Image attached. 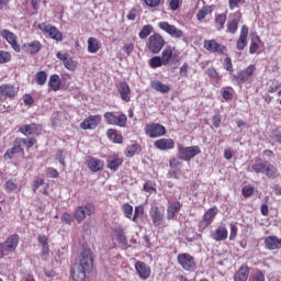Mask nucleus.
Segmentation results:
<instances>
[{"instance_id": "1", "label": "nucleus", "mask_w": 281, "mask_h": 281, "mask_svg": "<svg viewBox=\"0 0 281 281\" xmlns=\"http://www.w3.org/2000/svg\"><path fill=\"white\" fill-rule=\"evenodd\" d=\"M196 155H201V147L199 146L178 147V159L182 161H191Z\"/></svg>"}, {"instance_id": "2", "label": "nucleus", "mask_w": 281, "mask_h": 281, "mask_svg": "<svg viewBox=\"0 0 281 281\" xmlns=\"http://www.w3.org/2000/svg\"><path fill=\"white\" fill-rule=\"evenodd\" d=\"M92 214H95V206L91 203L77 206L74 212V216L78 223H82L87 216H92Z\"/></svg>"}, {"instance_id": "3", "label": "nucleus", "mask_w": 281, "mask_h": 281, "mask_svg": "<svg viewBox=\"0 0 281 281\" xmlns=\"http://www.w3.org/2000/svg\"><path fill=\"white\" fill-rule=\"evenodd\" d=\"M145 135L151 139L164 137L166 135V127L159 123H149L145 126Z\"/></svg>"}, {"instance_id": "4", "label": "nucleus", "mask_w": 281, "mask_h": 281, "mask_svg": "<svg viewBox=\"0 0 281 281\" xmlns=\"http://www.w3.org/2000/svg\"><path fill=\"white\" fill-rule=\"evenodd\" d=\"M164 45H166V41L158 33L149 36L147 46L153 54H159L164 49Z\"/></svg>"}, {"instance_id": "5", "label": "nucleus", "mask_w": 281, "mask_h": 281, "mask_svg": "<svg viewBox=\"0 0 281 281\" xmlns=\"http://www.w3.org/2000/svg\"><path fill=\"white\" fill-rule=\"evenodd\" d=\"M0 36L9 43V45L12 47L13 50L16 52V54L21 53V45H19V37L16 34L11 32L10 30H2L0 31Z\"/></svg>"}, {"instance_id": "6", "label": "nucleus", "mask_w": 281, "mask_h": 281, "mask_svg": "<svg viewBox=\"0 0 281 281\" xmlns=\"http://www.w3.org/2000/svg\"><path fill=\"white\" fill-rule=\"evenodd\" d=\"M158 27L171 36V38H183V32L176 25H172L166 21L159 22Z\"/></svg>"}, {"instance_id": "7", "label": "nucleus", "mask_w": 281, "mask_h": 281, "mask_svg": "<svg viewBox=\"0 0 281 281\" xmlns=\"http://www.w3.org/2000/svg\"><path fill=\"white\" fill-rule=\"evenodd\" d=\"M38 29L44 33L49 36L53 41L60 42L63 41V33L58 31V29L52 24H40Z\"/></svg>"}, {"instance_id": "8", "label": "nucleus", "mask_w": 281, "mask_h": 281, "mask_svg": "<svg viewBox=\"0 0 281 281\" xmlns=\"http://www.w3.org/2000/svg\"><path fill=\"white\" fill-rule=\"evenodd\" d=\"M178 263L184 269V271H195L196 262H194V258L189 254H180L178 255Z\"/></svg>"}, {"instance_id": "9", "label": "nucleus", "mask_w": 281, "mask_h": 281, "mask_svg": "<svg viewBox=\"0 0 281 281\" xmlns=\"http://www.w3.org/2000/svg\"><path fill=\"white\" fill-rule=\"evenodd\" d=\"M100 122H102V115H90L80 123V128L82 131H95Z\"/></svg>"}, {"instance_id": "10", "label": "nucleus", "mask_w": 281, "mask_h": 281, "mask_svg": "<svg viewBox=\"0 0 281 281\" xmlns=\"http://www.w3.org/2000/svg\"><path fill=\"white\" fill-rule=\"evenodd\" d=\"M89 271L93 267V252L91 249L85 248L79 256V263H76Z\"/></svg>"}, {"instance_id": "11", "label": "nucleus", "mask_w": 281, "mask_h": 281, "mask_svg": "<svg viewBox=\"0 0 281 281\" xmlns=\"http://www.w3.org/2000/svg\"><path fill=\"white\" fill-rule=\"evenodd\" d=\"M112 238L113 240H117L124 249H128L131 247V244H128V239L126 238V233H124V228L122 226H116L112 229Z\"/></svg>"}, {"instance_id": "12", "label": "nucleus", "mask_w": 281, "mask_h": 281, "mask_svg": "<svg viewBox=\"0 0 281 281\" xmlns=\"http://www.w3.org/2000/svg\"><path fill=\"white\" fill-rule=\"evenodd\" d=\"M149 216L151 217V221L156 227H164V223H166L164 220V210L158 209L157 206H151Z\"/></svg>"}, {"instance_id": "13", "label": "nucleus", "mask_w": 281, "mask_h": 281, "mask_svg": "<svg viewBox=\"0 0 281 281\" xmlns=\"http://www.w3.org/2000/svg\"><path fill=\"white\" fill-rule=\"evenodd\" d=\"M254 71H256V67L250 65L245 70L237 72V75H233V78L238 82V85H243L244 82H247L251 76H254Z\"/></svg>"}, {"instance_id": "14", "label": "nucleus", "mask_w": 281, "mask_h": 281, "mask_svg": "<svg viewBox=\"0 0 281 281\" xmlns=\"http://www.w3.org/2000/svg\"><path fill=\"white\" fill-rule=\"evenodd\" d=\"M206 52H212L213 54H225L226 47L217 43L216 40H206L203 44Z\"/></svg>"}, {"instance_id": "15", "label": "nucleus", "mask_w": 281, "mask_h": 281, "mask_svg": "<svg viewBox=\"0 0 281 281\" xmlns=\"http://www.w3.org/2000/svg\"><path fill=\"white\" fill-rule=\"evenodd\" d=\"M86 164L91 172H102L104 170V161L98 158L88 156L86 158Z\"/></svg>"}, {"instance_id": "16", "label": "nucleus", "mask_w": 281, "mask_h": 281, "mask_svg": "<svg viewBox=\"0 0 281 281\" xmlns=\"http://www.w3.org/2000/svg\"><path fill=\"white\" fill-rule=\"evenodd\" d=\"M136 273L142 280H148L150 278V267L142 261L135 263Z\"/></svg>"}, {"instance_id": "17", "label": "nucleus", "mask_w": 281, "mask_h": 281, "mask_svg": "<svg viewBox=\"0 0 281 281\" xmlns=\"http://www.w3.org/2000/svg\"><path fill=\"white\" fill-rule=\"evenodd\" d=\"M158 150H172L175 148V140L172 138H159L154 143Z\"/></svg>"}, {"instance_id": "18", "label": "nucleus", "mask_w": 281, "mask_h": 281, "mask_svg": "<svg viewBox=\"0 0 281 281\" xmlns=\"http://www.w3.org/2000/svg\"><path fill=\"white\" fill-rule=\"evenodd\" d=\"M247 36H249V29L247 25H244L240 30V35L236 43V49H238V52H243V49L247 47Z\"/></svg>"}, {"instance_id": "19", "label": "nucleus", "mask_w": 281, "mask_h": 281, "mask_svg": "<svg viewBox=\"0 0 281 281\" xmlns=\"http://www.w3.org/2000/svg\"><path fill=\"white\" fill-rule=\"evenodd\" d=\"M87 269L82 268V266H78L77 263L71 268L72 280L75 281H85L87 278Z\"/></svg>"}, {"instance_id": "20", "label": "nucleus", "mask_w": 281, "mask_h": 281, "mask_svg": "<svg viewBox=\"0 0 281 281\" xmlns=\"http://www.w3.org/2000/svg\"><path fill=\"white\" fill-rule=\"evenodd\" d=\"M19 93L16 87L10 83H4L0 86V95L2 98H14Z\"/></svg>"}, {"instance_id": "21", "label": "nucleus", "mask_w": 281, "mask_h": 281, "mask_svg": "<svg viewBox=\"0 0 281 281\" xmlns=\"http://www.w3.org/2000/svg\"><path fill=\"white\" fill-rule=\"evenodd\" d=\"M2 245H4V249H7V254L15 251L16 247H19V235L10 236Z\"/></svg>"}, {"instance_id": "22", "label": "nucleus", "mask_w": 281, "mask_h": 281, "mask_svg": "<svg viewBox=\"0 0 281 281\" xmlns=\"http://www.w3.org/2000/svg\"><path fill=\"white\" fill-rule=\"evenodd\" d=\"M227 236H229V233L227 232V228L223 226L211 233V238L216 240V243H221V240H227Z\"/></svg>"}, {"instance_id": "23", "label": "nucleus", "mask_w": 281, "mask_h": 281, "mask_svg": "<svg viewBox=\"0 0 281 281\" xmlns=\"http://www.w3.org/2000/svg\"><path fill=\"white\" fill-rule=\"evenodd\" d=\"M22 150L23 148H21V138H16L13 142V147L5 151L4 159H12L14 155H19V153H21Z\"/></svg>"}, {"instance_id": "24", "label": "nucleus", "mask_w": 281, "mask_h": 281, "mask_svg": "<svg viewBox=\"0 0 281 281\" xmlns=\"http://www.w3.org/2000/svg\"><path fill=\"white\" fill-rule=\"evenodd\" d=\"M265 245L266 248L270 250L281 249V238H278L277 236H268L265 239Z\"/></svg>"}, {"instance_id": "25", "label": "nucleus", "mask_w": 281, "mask_h": 281, "mask_svg": "<svg viewBox=\"0 0 281 281\" xmlns=\"http://www.w3.org/2000/svg\"><path fill=\"white\" fill-rule=\"evenodd\" d=\"M119 93L124 102H131V87L126 82H121L119 86Z\"/></svg>"}, {"instance_id": "26", "label": "nucleus", "mask_w": 281, "mask_h": 281, "mask_svg": "<svg viewBox=\"0 0 281 281\" xmlns=\"http://www.w3.org/2000/svg\"><path fill=\"white\" fill-rule=\"evenodd\" d=\"M121 164L122 158H120V156L113 154L108 157V168L113 172H116V170H119Z\"/></svg>"}, {"instance_id": "27", "label": "nucleus", "mask_w": 281, "mask_h": 281, "mask_svg": "<svg viewBox=\"0 0 281 281\" xmlns=\"http://www.w3.org/2000/svg\"><path fill=\"white\" fill-rule=\"evenodd\" d=\"M161 60L164 65H170L175 61V53L170 46H167L161 53Z\"/></svg>"}, {"instance_id": "28", "label": "nucleus", "mask_w": 281, "mask_h": 281, "mask_svg": "<svg viewBox=\"0 0 281 281\" xmlns=\"http://www.w3.org/2000/svg\"><path fill=\"white\" fill-rule=\"evenodd\" d=\"M20 133H22L25 136L29 135H38L40 130H38V125L36 124H30V125H23L19 128Z\"/></svg>"}, {"instance_id": "29", "label": "nucleus", "mask_w": 281, "mask_h": 281, "mask_svg": "<svg viewBox=\"0 0 281 281\" xmlns=\"http://www.w3.org/2000/svg\"><path fill=\"white\" fill-rule=\"evenodd\" d=\"M181 210V203L173 202L169 204L167 209V221H172L177 216L178 212Z\"/></svg>"}, {"instance_id": "30", "label": "nucleus", "mask_w": 281, "mask_h": 281, "mask_svg": "<svg viewBox=\"0 0 281 281\" xmlns=\"http://www.w3.org/2000/svg\"><path fill=\"white\" fill-rule=\"evenodd\" d=\"M216 216V209H210L204 215L203 220L200 222V227H209L212 220Z\"/></svg>"}, {"instance_id": "31", "label": "nucleus", "mask_w": 281, "mask_h": 281, "mask_svg": "<svg viewBox=\"0 0 281 281\" xmlns=\"http://www.w3.org/2000/svg\"><path fill=\"white\" fill-rule=\"evenodd\" d=\"M235 281H247L249 280V267L241 266L240 269L234 276Z\"/></svg>"}, {"instance_id": "32", "label": "nucleus", "mask_w": 281, "mask_h": 281, "mask_svg": "<svg viewBox=\"0 0 281 281\" xmlns=\"http://www.w3.org/2000/svg\"><path fill=\"white\" fill-rule=\"evenodd\" d=\"M100 41H98V38L95 37H90L88 40V52L89 54H98V52H100Z\"/></svg>"}, {"instance_id": "33", "label": "nucleus", "mask_w": 281, "mask_h": 281, "mask_svg": "<svg viewBox=\"0 0 281 281\" xmlns=\"http://www.w3.org/2000/svg\"><path fill=\"white\" fill-rule=\"evenodd\" d=\"M24 47L26 48V52L29 54H38V50L43 49V45L38 41H33L29 44H24Z\"/></svg>"}, {"instance_id": "34", "label": "nucleus", "mask_w": 281, "mask_h": 281, "mask_svg": "<svg viewBox=\"0 0 281 281\" xmlns=\"http://www.w3.org/2000/svg\"><path fill=\"white\" fill-rule=\"evenodd\" d=\"M60 77L58 75H52L48 80V87L52 91H59L60 90Z\"/></svg>"}, {"instance_id": "35", "label": "nucleus", "mask_w": 281, "mask_h": 281, "mask_svg": "<svg viewBox=\"0 0 281 281\" xmlns=\"http://www.w3.org/2000/svg\"><path fill=\"white\" fill-rule=\"evenodd\" d=\"M265 175L266 177H268V179H276L277 177H279L278 168H276V166L268 161Z\"/></svg>"}, {"instance_id": "36", "label": "nucleus", "mask_w": 281, "mask_h": 281, "mask_svg": "<svg viewBox=\"0 0 281 281\" xmlns=\"http://www.w3.org/2000/svg\"><path fill=\"white\" fill-rule=\"evenodd\" d=\"M151 87L155 91H159V93H168L170 91V87L168 85H164L161 81H154Z\"/></svg>"}, {"instance_id": "37", "label": "nucleus", "mask_w": 281, "mask_h": 281, "mask_svg": "<svg viewBox=\"0 0 281 281\" xmlns=\"http://www.w3.org/2000/svg\"><path fill=\"white\" fill-rule=\"evenodd\" d=\"M126 122H128V119L126 117V114L120 113L115 117L114 126H120V128H124V127H126Z\"/></svg>"}, {"instance_id": "38", "label": "nucleus", "mask_w": 281, "mask_h": 281, "mask_svg": "<svg viewBox=\"0 0 281 281\" xmlns=\"http://www.w3.org/2000/svg\"><path fill=\"white\" fill-rule=\"evenodd\" d=\"M268 164H269V161L255 164V165H252L251 168H252L254 172H256L257 175H265Z\"/></svg>"}, {"instance_id": "39", "label": "nucleus", "mask_w": 281, "mask_h": 281, "mask_svg": "<svg viewBox=\"0 0 281 281\" xmlns=\"http://www.w3.org/2000/svg\"><path fill=\"white\" fill-rule=\"evenodd\" d=\"M35 82H36V85H40L41 87H43V85H45V82H47V72H45L43 70L36 72Z\"/></svg>"}, {"instance_id": "40", "label": "nucleus", "mask_w": 281, "mask_h": 281, "mask_svg": "<svg viewBox=\"0 0 281 281\" xmlns=\"http://www.w3.org/2000/svg\"><path fill=\"white\" fill-rule=\"evenodd\" d=\"M227 21V15L226 14H220L215 19V25L216 30L221 31L223 27H225V22Z\"/></svg>"}, {"instance_id": "41", "label": "nucleus", "mask_w": 281, "mask_h": 281, "mask_svg": "<svg viewBox=\"0 0 281 281\" xmlns=\"http://www.w3.org/2000/svg\"><path fill=\"white\" fill-rule=\"evenodd\" d=\"M12 60V54L7 50H0V65H5Z\"/></svg>"}, {"instance_id": "42", "label": "nucleus", "mask_w": 281, "mask_h": 281, "mask_svg": "<svg viewBox=\"0 0 281 281\" xmlns=\"http://www.w3.org/2000/svg\"><path fill=\"white\" fill-rule=\"evenodd\" d=\"M122 210L125 218L133 221V205L125 203L123 204Z\"/></svg>"}, {"instance_id": "43", "label": "nucleus", "mask_w": 281, "mask_h": 281, "mask_svg": "<svg viewBox=\"0 0 281 281\" xmlns=\"http://www.w3.org/2000/svg\"><path fill=\"white\" fill-rule=\"evenodd\" d=\"M238 23L239 20L235 19L231 22L227 23V32H229V34H236V32H238Z\"/></svg>"}, {"instance_id": "44", "label": "nucleus", "mask_w": 281, "mask_h": 281, "mask_svg": "<svg viewBox=\"0 0 281 281\" xmlns=\"http://www.w3.org/2000/svg\"><path fill=\"white\" fill-rule=\"evenodd\" d=\"M207 14H212V8L211 7H204L198 12V21H203Z\"/></svg>"}, {"instance_id": "45", "label": "nucleus", "mask_w": 281, "mask_h": 281, "mask_svg": "<svg viewBox=\"0 0 281 281\" xmlns=\"http://www.w3.org/2000/svg\"><path fill=\"white\" fill-rule=\"evenodd\" d=\"M153 34V25L147 24L143 26L142 31L139 32V38H147V36H150Z\"/></svg>"}, {"instance_id": "46", "label": "nucleus", "mask_w": 281, "mask_h": 281, "mask_svg": "<svg viewBox=\"0 0 281 281\" xmlns=\"http://www.w3.org/2000/svg\"><path fill=\"white\" fill-rule=\"evenodd\" d=\"M249 281H266L265 272L260 270H256L250 277Z\"/></svg>"}, {"instance_id": "47", "label": "nucleus", "mask_w": 281, "mask_h": 281, "mask_svg": "<svg viewBox=\"0 0 281 281\" xmlns=\"http://www.w3.org/2000/svg\"><path fill=\"white\" fill-rule=\"evenodd\" d=\"M149 65L151 69H157V67H161L164 65V60L159 56H155L149 60Z\"/></svg>"}, {"instance_id": "48", "label": "nucleus", "mask_w": 281, "mask_h": 281, "mask_svg": "<svg viewBox=\"0 0 281 281\" xmlns=\"http://www.w3.org/2000/svg\"><path fill=\"white\" fill-rule=\"evenodd\" d=\"M144 216V206H136L134 210V216L132 217L133 223H137L138 218Z\"/></svg>"}, {"instance_id": "49", "label": "nucleus", "mask_w": 281, "mask_h": 281, "mask_svg": "<svg viewBox=\"0 0 281 281\" xmlns=\"http://www.w3.org/2000/svg\"><path fill=\"white\" fill-rule=\"evenodd\" d=\"M105 122L112 126H114L115 124V117H117V115L113 112H105L103 115Z\"/></svg>"}, {"instance_id": "50", "label": "nucleus", "mask_w": 281, "mask_h": 281, "mask_svg": "<svg viewBox=\"0 0 281 281\" xmlns=\"http://www.w3.org/2000/svg\"><path fill=\"white\" fill-rule=\"evenodd\" d=\"M145 192H148L149 194H153V192H157V188L155 187V182L147 181L144 184Z\"/></svg>"}, {"instance_id": "51", "label": "nucleus", "mask_w": 281, "mask_h": 281, "mask_svg": "<svg viewBox=\"0 0 281 281\" xmlns=\"http://www.w3.org/2000/svg\"><path fill=\"white\" fill-rule=\"evenodd\" d=\"M228 5L231 10H236V8L245 5V0H228Z\"/></svg>"}, {"instance_id": "52", "label": "nucleus", "mask_w": 281, "mask_h": 281, "mask_svg": "<svg viewBox=\"0 0 281 281\" xmlns=\"http://www.w3.org/2000/svg\"><path fill=\"white\" fill-rule=\"evenodd\" d=\"M64 66L69 71H76L77 64H76V61L74 59L68 58L67 60L64 61Z\"/></svg>"}, {"instance_id": "53", "label": "nucleus", "mask_w": 281, "mask_h": 281, "mask_svg": "<svg viewBox=\"0 0 281 281\" xmlns=\"http://www.w3.org/2000/svg\"><path fill=\"white\" fill-rule=\"evenodd\" d=\"M241 192H243V196H245L247 199V198L251 196V194H254L255 189L251 186H246L243 188Z\"/></svg>"}, {"instance_id": "54", "label": "nucleus", "mask_w": 281, "mask_h": 281, "mask_svg": "<svg viewBox=\"0 0 281 281\" xmlns=\"http://www.w3.org/2000/svg\"><path fill=\"white\" fill-rule=\"evenodd\" d=\"M21 144H24V146H26V148H32V146H34V144H36V139L34 138H22L20 139Z\"/></svg>"}, {"instance_id": "55", "label": "nucleus", "mask_w": 281, "mask_h": 281, "mask_svg": "<svg viewBox=\"0 0 281 281\" xmlns=\"http://www.w3.org/2000/svg\"><path fill=\"white\" fill-rule=\"evenodd\" d=\"M137 153V145H132V146H128L125 150V155L127 157H133V155H135Z\"/></svg>"}, {"instance_id": "56", "label": "nucleus", "mask_w": 281, "mask_h": 281, "mask_svg": "<svg viewBox=\"0 0 281 281\" xmlns=\"http://www.w3.org/2000/svg\"><path fill=\"white\" fill-rule=\"evenodd\" d=\"M61 221H63V223H66V225H71V223L74 221V216H71V214H69V213H64L61 215Z\"/></svg>"}, {"instance_id": "57", "label": "nucleus", "mask_w": 281, "mask_h": 281, "mask_svg": "<svg viewBox=\"0 0 281 281\" xmlns=\"http://www.w3.org/2000/svg\"><path fill=\"white\" fill-rule=\"evenodd\" d=\"M237 235H238V226H236V224H231V235H229V239H231V240H234Z\"/></svg>"}, {"instance_id": "58", "label": "nucleus", "mask_w": 281, "mask_h": 281, "mask_svg": "<svg viewBox=\"0 0 281 281\" xmlns=\"http://www.w3.org/2000/svg\"><path fill=\"white\" fill-rule=\"evenodd\" d=\"M224 67L226 71H234V66L232 65V58L229 57L225 58Z\"/></svg>"}, {"instance_id": "59", "label": "nucleus", "mask_w": 281, "mask_h": 281, "mask_svg": "<svg viewBox=\"0 0 281 281\" xmlns=\"http://www.w3.org/2000/svg\"><path fill=\"white\" fill-rule=\"evenodd\" d=\"M144 2L148 8H157L161 3V0H144Z\"/></svg>"}, {"instance_id": "60", "label": "nucleus", "mask_w": 281, "mask_h": 281, "mask_svg": "<svg viewBox=\"0 0 281 281\" xmlns=\"http://www.w3.org/2000/svg\"><path fill=\"white\" fill-rule=\"evenodd\" d=\"M213 126H215V128H221V114L217 113L213 116Z\"/></svg>"}, {"instance_id": "61", "label": "nucleus", "mask_w": 281, "mask_h": 281, "mask_svg": "<svg viewBox=\"0 0 281 281\" xmlns=\"http://www.w3.org/2000/svg\"><path fill=\"white\" fill-rule=\"evenodd\" d=\"M188 69H190V66H188V64H183L180 68V76H182V78H188Z\"/></svg>"}, {"instance_id": "62", "label": "nucleus", "mask_w": 281, "mask_h": 281, "mask_svg": "<svg viewBox=\"0 0 281 281\" xmlns=\"http://www.w3.org/2000/svg\"><path fill=\"white\" fill-rule=\"evenodd\" d=\"M46 172L50 179H56V177H58V171L52 167L47 168Z\"/></svg>"}, {"instance_id": "63", "label": "nucleus", "mask_w": 281, "mask_h": 281, "mask_svg": "<svg viewBox=\"0 0 281 281\" xmlns=\"http://www.w3.org/2000/svg\"><path fill=\"white\" fill-rule=\"evenodd\" d=\"M169 3L170 10H179V0H167Z\"/></svg>"}, {"instance_id": "64", "label": "nucleus", "mask_w": 281, "mask_h": 281, "mask_svg": "<svg viewBox=\"0 0 281 281\" xmlns=\"http://www.w3.org/2000/svg\"><path fill=\"white\" fill-rule=\"evenodd\" d=\"M258 47H259L258 42L252 41L249 47L250 54H256L258 52Z\"/></svg>"}]
</instances>
